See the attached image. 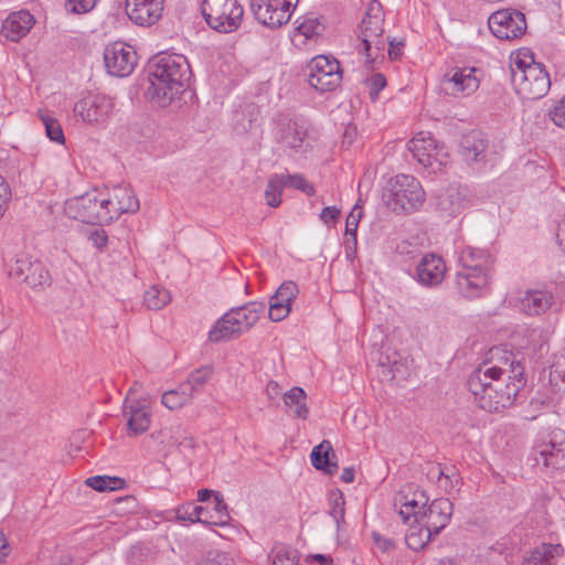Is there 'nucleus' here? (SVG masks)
I'll return each instance as SVG.
<instances>
[{
  "mask_svg": "<svg viewBox=\"0 0 565 565\" xmlns=\"http://www.w3.org/2000/svg\"><path fill=\"white\" fill-rule=\"evenodd\" d=\"M504 367L482 363L468 377V390L477 406L486 412L495 413L512 406L524 387L526 379L509 382L502 379Z\"/></svg>",
  "mask_w": 565,
  "mask_h": 565,
  "instance_id": "f257e3e1",
  "label": "nucleus"
},
{
  "mask_svg": "<svg viewBox=\"0 0 565 565\" xmlns=\"http://www.w3.org/2000/svg\"><path fill=\"white\" fill-rule=\"evenodd\" d=\"M191 77V68L182 54L160 53L149 62L148 95L166 107L180 95Z\"/></svg>",
  "mask_w": 565,
  "mask_h": 565,
  "instance_id": "f03ea898",
  "label": "nucleus"
},
{
  "mask_svg": "<svg viewBox=\"0 0 565 565\" xmlns=\"http://www.w3.org/2000/svg\"><path fill=\"white\" fill-rule=\"evenodd\" d=\"M265 310L266 305L263 301H249L232 308L215 322L209 332V340L220 342L247 332L257 323Z\"/></svg>",
  "mask_w": 565,
  "mask_h": 565,
  "instance_id": "7ed1b4c3",
  "label": "nucleus"
},
{
  "mask_svg": "<svg viewBox=\"0 0 565 565\" xmlns=\"http://www.w3.org/2000/svg\"><path fill=\"white\" fill-rule=\"evenodd\" d=\"M426 193L420 182L409 174L391 178L383 191L385 205L396 214H409L417 211L425 202Z\"/></svg>",
  "mask_w": 565,
  "mask_h": 565,
  "instance_id": "20e7f679",
  "label": "nucleus"
},
{
  "mask_svg": "<svg viewBox=\"0 0 565 565\" xmlns=\"http://www.w3.org/2000/svg\"><path fill=\"white\" fill-rule=\"evenodd\" d=\"M511 81L527 98L539 99L546 95L551 79L545 66L533 60V54L516 57L511 65Z\"/></svg>",
  "mask_w": 565,
  "mask_h": 565,
  "instance_id": "39448f33",
  "label": "nucleus"
},
{
  "mask_svg": "<svg viewBox=\"0 0 565 565\" xmlns=\"http://www.w3.org/2000/svg\"><path fill=\"white\" fill-rule=\"evenodd\" d=\"M109 204H114L113 199L104 198L93 190L68 199L65 202V212L70 217L87 224L110 223L116 220V215H113Z\"/></svg>",
  "mask_w": 565,
  "mask_h": 565,
  "instance_id": "423d86ee",
  "label": "nucleus"
},
{
  "mask_svg": "<svg viewBox=\"0 0 565 565\" xmlns=\"http://www.w3.org/2000/svg\"><path fill=\"white\" fill-rule=\"evenodd\" d=\"M201 11L207 25L222 33L235 31L244 14L237 0H203Z\"/></svg>",
  "mask_w": 565,
  "mask_h": 565,
  "instance_id": "0eeeda50",
  "label": "nucleus"
},
{
  "mask_svg": "<svg viewBox=\"0 0 565 565\" xmlns=\"http://www.w3.org/2000/svg\"><path fill=\"white\" fill-rule=\"evenodd\" d=\"M273 124L276 141L292 150H300L309 138L311 124L301 115L279 113Z\"/></svg>",
  "mask_w": 565,
  "mask_h": 565,
  "instance_id": "6e6552de",
  "label": "nucleus"
},
{
  "mask_svg": "<svg viewBox=\"0 0 565 565\" xmlns=\"http://www.w3.org/2000/svg\"><path fill=\"white\" fill-rule=\"evenodd\" d=\"M308 84L319 93L335 89L342 81V70L335 58L318 55L308 65Z\"/></svg>",
  "mask_w": 565,
  "mask_h": 565,
  "instance_id": "1a4fd4ad",
  "label": "nucleus"
},
{
  "mask_svg": "<svg viewBox=\"0 0 565 565\" xmlns=\"http://www.w3.org/2000/svg\"><path fill=\"white\" fill-rule=\"evenodd\" d=\"M299 0H249V10L255 19L269 29L289 22L292 8Z\"/></svg>",
  "mask_w": 565,
  "mask_h": 565,
  "instance_id": "9d476101",
  "label": "nucleus"
},
{
  "mask_svg": "<svg viewBox=\"0 0 565 565\" xmlns=\"http://www.w3.org/2000/svg\"><path fill=\"white\" fill-rule=\"evenodd\" d=\"M488 24L492 34L500 40L519 39L526 31L524 13L512 8L493 12L488 19Z\"/></svg>",
  "mask_w": 565,
  "mask_h": 565,
  "instance_id": "9b49d317",
  "label": "nucleus"
},
{
  "mask_svg": "<svg viewBox=\"0 0 565 565\" xmlns=\"http://www.w3.org/2000/svg\"><path fill=\"white\" fill-rule=\"evenodd\" d=\"M111 97L103 94H87L74 105V114L84 122L94 125L105 122L114 110Z\"/></svg>",
  "mask_w": 565,
  "mask_h": 565,
  "instance_id": "f8f14e48",
  "label": "nucleus"
},
{
  "mask_svg": "<svg viewBox=\"0 0 565 565\" xmlns=\"http://www.w3.org/2000/svg\"><path fill=\"white\" fill-rule=\"evenodd\" d=\"M104 62L110 75L125 77L131 74L137 65V53L124 42H114L105 47Z\"/></svg>",
  "mask_w": 565,
  "mask_h": 565,
  "instance_id": "ddd939ff",
  "label": "nucleus"
},
{
  "mask_svg": "<svg viewBox=\"0 0 565 565\" xmlns=\"http://www.w3.org/2000/svg\"><path fill=\"white\" fill-rule=\"evenodd\" d=\"M384 13L382 12L381 4L377 3L376 6L372 4L360 25V36H361V44L359 46V52L361 54H365L366 56V65L370 68L374 67V64L376 62V57H372L371 54V41L373 36L383 35L384 33Z\"/></svg>",
  "mask_w": 565,
  "mask_h": 565,
  "instance_id": "4468645a",
  "label": "nucleus"
},
{
  "mask_svg": "<svg viewBox=\"0 0 565 565\" xmlns=\"http://www.w3.org/2000/svg\"><path fill=\"white\" fill-rule=\"evenodd\" d=\"M452 514V503L449 499L439 498L424 509L423 512L415 514V523H423L429 527L433 533L438 535L448 524Z\"/></svg>",
  "mask_w": 565,
  "mask_h": 565,
  "instance_id": "2eb2a0df",
  "label": "nucleus"
},
{
  "mask_svg": "<svg viewBox=\"0 0 565 565\" xmlns=\"http://www.w3.org/2000/svg\"><path fill=\"white\" fill-rule=\"evenodd\" d=\"M480 72L476 67H455L444 75V89L451 95L462 93L470 95L475 93L480 85L477 73Z\"/></svg>",
  "mask_w": 565,
  "mask_h": 565,
  "instance_id": "dca6fc26",
  "label": "nucleus"
},
{
  "mask_svg": "<svg viewBox=\"0 0 565 565\" xmlns=\"http://www.w3.org/2000/svg\"><path fill=\"white\" fill-rule=\"evenodd\" d=\"M490 279V274L459 269L455 278L456 289L468 300L477 299L489 292Z\"/></svg>",
  "mask_w": 565,
  "mask_h": 565,
  "instance_id": "f3484780",
  "label": "nucleus"
},
{
  "mask_svg": "<svg viewBox=\"0 0 565 565\" xmlns=\"http://www.w3.org/2000/svg\"><path fill=\"white\" fill-rule=\"evenodd\" d=\"M164 0H126V13L140 26L154 24L162 15Z\"/></svg>",
  "mask_w": 565,
  "mask_h": 565,
  "instance_id": "a211bd4d",
  "label": "nucleus"
},
{
  "mask_svg": "<svg viewBox=\"0 0 565 565\" xmlns=\"http://www.w3.org/2000/svg\"><path fill=\"white\" fill-rule=\"evenodd\" d=\"M446 264L436 254H426L416 266L415 279L424 287H436L445 278Z\"/></svg>",
  "mask_w": 565,
  "mask_h": 565,
  "instance_id": "6ab92c4d",
  "label": "nucleus"
},
{
  "mask_svg": "<svg viewBox=\"0 0 565 565\" xmlns=\"http://www.w3.org/2000/svg\"><path fill=\"white\" fill-rule=\"evenodd\" d=\"M11 274L22 278L32 288L50 282V274L44 265L39 260L32 262L24 254L18 256L14 266L11 268Z\"/></svg>",
  "mask_w": 565,
  "mask_h": 565,
  "instance_id": "aec40b11",
  "label": "nucleus"
},
{
  "mask_svg": "<svg viewBox=\"0 0 565 565\" xmlns=\"http://www.w3.org/2000/svg\"><path fill=\"white\" fill-rule=\"evenodd\" d=\"M407 148L413 153V157L425 168L435 170V163H438V166L443 163L438 158L439 149L437 141L430 135L426 136L425 132L417 134L407 142Z\"/></svg>",
  "mask_w": 565,
  "mask_h": 565,
  "instance_id": "412c9836",
  "label": "nucleus"
},
{
  "mask_svg": "<svg viewBox=\"0 0 565 565\" xmlns=\"http://www.w3.org/2000/svg\"><path fill=\"white\" fill-rule=\"evenodd\" d=\"M488 148L489 139L481 130L472 129L461 137L460 151L468 162L484 161Z\"/></svg>",
  "mask_w": 565,
  "mask_h": 565,
  "instance_id": "4be33fe9",
  "label": "nucleus"
},
{
  "mask_svg": "<svg viewBox=\"0 0 565 565\" xmlns=\"http://www.w3.org/2000/svg\"><path fill=\"white\" fill-rule=\"evenodd\" d=\"M468 206L466 189L449 186L436 196V207L443 216L454 217Z\"/></svg>",
  "mask_w": 565,
  "mask_h": 565,
  "instance_id": "5701e85b",
  "label": "nucleus"
},
{
  "mask_svg": "<svg viewBox=\"0 0 565 565\" xmlns=\"http://www.w3.org/2000/svg\"><path fill=\"white\" fill-rule=\"evenodd\" d=\"M34 23L35 19L28 10L12 12L3 21L1 34L12 42H18L30 32Z\"/></svg>",
  "mask_w": 565,
  "mask_h": 565,
  "instance_id": "b1692460",
  "label": "nucleus"
},
{
  "mask_svg": "<svg viewBox=\"0 0 565 565\" xmlns=\"http://www.w3.org/2000/svg\"><path fill=\"white\" fill-rule=\"evenodd\" d=\"M458 263L460 269L491 274L494 259L492 255L484 249L467 246L460 250Z\"/></svg>",
  "mask_w": 565,
  "mask_h": 565,
  "instance_id": "393cba45",
  "label": "nucleus"
},
{
  "mask_svg": "<svg viewBox=\"0 0 565 565\" xmlns=\"http://www.w3.org/2000/svg\"><path fill=\"white\" fill-rule=\"evenodd\" d=\"M489 353L490 359L484 363H489L491 366L504 367L505 371L502 373V379L509 382L525 379L524 365L521 361L515 360L513 352L501 348H492Z\"/></svg>",
  "mask_w": 565,
  "mask_h": 565,
  "instance_id": "a878e982",
  "label": "nucleus"
},
{
  "mask_svg": "<svg viewBox=\"0 0 565 565\" xmlns=\"http://www.w3.org/2000/svg\"><path fill=\"white\" fill-rule=\"evenodd\" d=\"M554 296L545 289H529L520 298V309L527 316H540L552 306Z\"/></svg>",
  "mask_w": 565,
  "mask_h": 565,
  "instance_id": "bb28decb",
  "label": "nucleus"
},
{
  "mask_svg": "<svg viewBox=\"0 0 565 565\" xmlns=\"http://www.w3.org/2000/svg\"><path fill=\"white\" fill-rule=\"evenodd\" d=\"M124 416L128 418V435L137 436L148 430L150 425L151 413L145 405L139 402L128 403L126 398L124 403Z\"/></svg>",
  "mask_w": 565,
  "mask_h": 565,
  "instance_id": "cd10ccee",
  "label": "nucleus"
},
{
  "mask_svg": "<svg viewBox=\"0 0 565 565\" xmlns=\"http://www.w3.org/2000/svg\"><path fill=\"white\" fill-rule=\"evenodd\" d=\"M107 198L114 200V204H109V209L113 211V215H116V220L121 214L136 213L140 207L139 200L134 190L126 185L115 186L113 195Z\"/></svg>",
  "mask_w": 565,
  "mask_h": 565,
  "instance_id": "c85d7f7f",
  "label": "nucleus"
},
{
  "mask_svg": "<svg viewBox=\"0 0 565 565\" xmlns=\"http://www.w3.org/2000/svg\"><path fill=\"white\" fill-rule=\"evenodd\" d=\"M564 551L561 544L542 543L523 556L522 565H554Z\"/></svg>",
  "mask_w": 565,
  "mask_h": 565,
  "instance_id": "c756f323",
  "label": "nucleus"
},
{
  "mask_svg": "<svg viewBox=\"0 0 565 565\" xmlns=\"http://www.w3.org/2000/svg\"><path fill=\"white\" fill-rule=\"evenodd\" d=\"M330 455H332V457L335 456L331 443L329 440H322L319 445L313 447L310 454V460L317 470L332 476L337 472L338 465L331 461Z\"/></svg>",
  "mask_w": 565,
  "mask_h": 565,
  "instance_id": "7c9ffc66",
  "label": "nucleus"
},
{
  "mask_svg": "<svg viewBox=\"0 0 565 565\" xmlns=\"http://www.w3.org/2000/svg\"><path fill=\"white\" fill-rule=\"evenodd\" d=\"M282 398L286 407L290 409L294 417L301 419L308 417L309 409L306 405L307 394L303 388L294 386L284 394Z\"/></svg>",
  "mask_w": 565,
  "mask_h": 565,
  "instance_id": "2f4dec72",
  "label": "nucleus"
},
{
  "mask_svg": "<svg viewBox=\"0 0 565 565\" xmlns=\"http://www.w3.org/2000/svg\"><path fill=\"white\" fill-rule=\"evenodd\" d=\"M414 484L407 486L405 489L399 491L394 501L395 507L399 505V515L402 516L404 523H407L411 518L415 520V514L417 512H423V510L418 507V501L412 497V489Z\"/></svg>",
  "mask_w": 565,
  "mask_h": 565,
  "instance_id": "473e14b6",
  "label": "nucleus"
},
{
  "mask_svg": "<svg viewBox=\"0 0 565 565\" xmlns=\"http://www.w3.org/2000/svg\"><path fill=\"white\" fill-rule=\"evenodd\" d=\"M214 374V367L210 364L200 366L192 371L186 381L182 383L183 390L188 391L193 396L200 393L204 385L212 379Z\"/></svg>",
  "mask_w": 565,
  "mask_h": 565,
  "instance_id": "72a5a7b5",
  "label": "nucleus"
},
{
  "mask_svg": "<svg viewBox=\"0 0 565 565\" xmlns=\"http://www.w3.org/2000/svg\"><path fill=\"white\" fill-rule=\"evenodd\" d=\"M435 535L436 534L423 523H415L408 527L405 534V543L411 550L420 551Z\"/></svg>",
  "mask_w": 565,
  "mask_h": 565,
  "instance_id": "f704fd0d",
  "label": "nucleus"
},
{
  "mask_svg": "<svg viewBox=\"0 0 565 565\" xmlns=\"http://www.w3.org/2000/svg\"><path fill=\"white\" fill-rule=\"evenodd\" d=\"M85 484L98 492H105L122 489L126 484V481L119 477H110L104 475L87 478L85 480Z\"/></svg>",
  "mask_w": 565,
  "mask_h": 565,
  "instance_id": "c9c22d12",
  "label": "nucleus"
},
{
  "mask_svg": "<svg viewBox=\"0 0 565 565\" xmlns=\"http://www.w3.org/2000/svg\"><path fill=\"white\" fill-rule=\"evenodd\" d=\"M171 300V295L166 288L151 286L143 295V303L149 310H160Z\"/></svg>",
  "mask_w": 565,
  "mask_h": 565,
  "instance_id": "e433bc0d",
  "label": "nucleus"
},
{
  "mask_svg": "<svg viewBox=\"0 0 565 565\" xmlns=\"http://www.w3.org/2000/svg\"><path fill=\"white\" fill-rule=\"evenodd\" d=\"M192 399L190 393L183 390L182 383L175 390L163 393L161 403L169 409H178Z\"/></svg>",
  "mask_w": 565,
  "mask_h": 565,
  "instance_id": "4c0bfd02",
  "label": "nucleus"
},
{
  "mask_svg": "<svg viewBox=\"0 0 565 565\" xmlns=\"http://www.w3.org/2000/svg\"><path fill=\"white\" fill-rule=\"evenodd\" d=\"M206 512V509L201 505H195L192 502L182 504L177 509V518L181 521H190L192 523L200 522L209 524L210 519L202 518V514Z\"/></svg>",
  "mask_w": 565,
  "mask_h": 565,
  "instance_id": "58836bf2",
  "label": "nucleus"
},
{
  "mask_svg": "<svg viewBox=\"0 0 565 565\" xmlns=\"http://www.w3.org/2000/svg\"><path fill=\"white\" fill-rule=\"evenodd\" d=\"M550 382L559 390H565V348L554 356L550 366Z\"/></svg>",
  "mask_w": 565,
  "mask_h": 565,
  "instance_id": "ea45409f",
  "label": "nucleus"
},
{
  "mask_svg": "<svg viewBox=\"0 0 565 565\" xmlns=\"http://www.w3.org/2000/svg\"><path fill=\"white\" fill-rule=\"evenodd\" d=\"M540 455L543 457L545 466L558 468L565 462V451L562 444L556 445L551 441L542 448Z\"/></svg>",
  "mask_w": 565,
  "mask_h": 565,
  "instance_id": "a19ab883",
  "label": "nucleus"
},
{
  "mask_svg": "<svg viewBox=\"0 0 565 565\" xmlns=\"http://www.w3.org/2000/svg\"><path fill=\"white\" fill-rule=\"evenodd\" d=\"M285 188L282 177L280 174H274L267 183L265 198L266 202L271 207H277L281 203V193Z\"/></svg>",
  "mask_w": 565,
  "mask_h": 565,
  "instance_id": "79ce46f5",
  "label": "nucleus"
},
{
  "mask_svg": "<svg viewBox=\"0 0 565 565\" xmlns=\"http://www.w3.org/2000/svg\"><path fill=\"white\" fill-rule=\"evenodd\" d=\"M296 556L297 551L284 544L275 545L269 554L273 565H298Z\"/></svg>",
  "mask_w": 565,
  "mask_h": 565,
  "instance_id": "37998d69",
  "label": "nucleus"
},
{
  "mask_svg": "<svg viewBox=\"0 0 565 565\" xmlns=\"http://www.w3.org/2000/svg\"><path fill=\"white\" fill-rule=\"evenodd\" d=\"M40 117L45 127L47 138L56 143H64L65 136L60 122L47 113L41 114Z\"/></svg>",
  "mask_w": 565,
  "mask_h": 565,
  "instance_id": "c03bdc74",
  "label": "nucleus"
},
{
  "mask_svg": "<svg viewBox=\"0 0 565 565\" xmlns=\"http://www.w3.org/2000/svg\"><path fill=\"white\" fill-rule=\"evenodd\" d=\"M280 175L282 177L285 188L297 189V190L303 192L305 194H307L308 196L315 195L316 189H315L313 184L309 183L302 174L296 173V174H287V175L280 174Z\"/></svg>",
  "mask_w": 565,
  "mask_h": 565,
  "instance_id": "a18cd8bd",
  "label": "nucleus"
},
{
  "mask_svg": "<svg viewBox=\"0 0 565 565\" xmlns=\"http://www.w3.org/2000/svg\"><path fill=\"white\" fill-rule=\"evenodd\" d=\"M298 294V285L291 280H287L279 286L271 298L291 307V302L296 299Z\"/></svg>",
  "mask_w": 565,
  "mask_h": 565,
  "instance_id": "49530a36",
  "label": "nucleus"
},
{
  "mask_svg": "<svg viewBox=\"0 0 565 565\" xmlns=\"http://www.w3.org/2000/svg\"><path fill=\"white\" fill-rule=\"evenodd\" d=\"M256 118L250 113L235 111L233 115V129L238 135L250 131L255 126Z\"/></svg>",
  "mask_w": 565,
  "mask_h": 565,
  "instance_id": "de8ad7c7",
  "label": "nucleus"
},
{
  "mask_svg": "<svg viewBox=\"0 0 565 565\" xmlns=\"http://www.w3.org/2000/svg\"><path fill=\"white\" fill-rule=\"evenodd\" d=\"M214 511L217 515L216 520H210L209 524L213 525H225L228 523L230 514L227 511V504L224 502L223 495L220 492L214 494Z\"/></svg>",
  "mask_w": 565,
  "mask_h": 565,
  "instance_id": "09e8293b",
  "label": "nucleus"
},
{
  "mask_svg": "<svg viewBox=\"0 0 565 565\" xmlns=\"http://www.w3.org/2000/svg\"><path fill=\"white\" fill-rule=\"evenodd\" d=\"M331 511L330 514L335 520L337 524H340L341 521L344 520V497L342 492L332 493L329 499Z\"/></svg>",
  "mask_w": 565,
  "mask_h": 565,
  "instance_id": "8fccbe9b",
  "label": "nucleus"
},
{
  "mask_svg": "<svg viewBox=\"0 0 565 565\" xmlns=\"http://www.w3.org/2000/svg\"><path fill=\"white\" fill-rule=\"evenodd\" d=\"M290 311L291 307L270 298L268 317L271 321L279 322L284 320Z\"/></svg>",
  "mask_w": 565,
  "mask_h": 565,
  "instance_id": "3c124183",
  "label": "nucleus"
},
{
  "mask_svg": "<svg viewBox=\"0 0 565 565\" xmlns=\"http://www.w3.org/2000/svg\"><path fill=\"white\" fill-rule=\"evenodd\" d=\"M297 30L300 34L306 36V39H312L313 36L320 34L322 28L317 20L307 19L297 26Z\"/></svg>",
  "mask_w": 565,
  "mask_h": 565,
  "instance_id": "603ef678",
  "label": "nucleus"
},
{
  "mask_svg": "<svg viewBox=\"0 0 565 565\" xmlns=\"http://www.w3.org/2000/svg\"><path fill=\"white\" fill-rule=\"evenodd\" d=\"M356 207L358 206L355 205L354 209L351 211V213L348 215L347 223H345V235L350 236L352 238L354 246L356 245L358 225H359L360 218L362 216L361 212L355 213Z\"/></svg>",
  "mask_w": 565,
  "mask_h": 565,
  "instance_id": "864d4df0",
  "label": "nucleus"
},
{
  "mask_svg": "<svg viewBox=\"0 0 565 565\" xmlns=\"http://www.w3.org/2000/svg\"><path fill=\"white\" fill-rule=\"evenodd\" d=\"M12 192L8 181L0 174V220L3 217L8 210V204L11 200Z\"/></svg>",
  "mask_w": 565,
  "mask_h": 565,
  "instance_id": "5fc2aeb1",
  "label": "nucleus"
},
{
  "mask_svg": "<svg viewBox=\"0 0 565 565\" xmlns=\"http://www.w3.org/2000/svg\"><path fill=\"white\" fill-rule=\"evenodd\" d=\"M96 0H67L66 9L73 13H86L94 9Z\"/></svg>",
  "mask_w": 565,
  "mask_h": 565,
  "instance_id": "6e6d98bb",
  "label": "nucleus"
},
{
  "mask_svg": "<svg viewBox=\"0 0 565 565\" xmlns=\"http://www.w3.org/2000/svg\"><path fill=\"white\" fill-rule=\"evenodd\" d=\"M369 83L371 88L370 96L374 100L379 93L386 86V78L382 73H375L371 76Z\"/></svg>",
  "mask_w": 565,
  "mask_h": 565,
  "instance_id": "4d7b16f0",
  "label": "nucleus"
},
{
  "mask_svg": "<svg viewBox=\"0 0 565 565\" xmlns=\"http://www.w3.org/2000/svg\"><path fill=\"white\" fill-rule=\"evenodd\" d=\"M550 118L556 126L565 128V97L550 111Z\"/></svg>",
  "mask_w": 565,
  "mask_h": 565,
  "instance_id": "13d9d810",
  "label": "nucleus"
},
{
  "mask_svg": "<svg viewBox=\"0 0 565 565\" xmlns=\"http://www.w3.org/2000/svg\"><path fill=\"white\" fill-rule=\"evenodd\" d=\"M375 545L383 552H390L395 548V542L392 539L385 537L377 532L372 534Z\"/></svg>",
  "mask_w": 565,
  "mask_h": 565,
  "instance_id": "bf43d9fd",
  "label": "nucleus"
},
{
  "mask_svg": "<svg viewBox=\"0 0 565 565\" xmlns=\"http://www.w3.org/2000/svg\"><path fill=\"white\" fill-rule=\"evenodd\" d=\"M340 213L337 206H327L321 211L320 218L324 224L330 225L338 221Z\"/></svg>",
  "mask_w": 565,
  "mask_h": 565,
  "instance_id": "052dcab7",
  "label": "nucleus"
},
{
  "mask_svg": "<svg viewBox=\"0 0 565 565\" xmlns=\"http://www.w3.org/2000/svg\"><path fill=\"white\" fill-rule=\"evenodd\" d=\"M385 41L383 35L373 36L371 41V54L372 57L384 58Z\"/></svg>",
  "mask_w": 565,
  "mask_h": 565,
  "instance_id": "680f3d73",
  "label": "nucleus"
},
{
  "mask_svg": "<svg viewBox=\"0 0 565 565\" xmlns=\"http://www.w3.org/2000/svg\"><path fill=\"white\" fill-rule=\"evenodd\" d=\"M89 239L97 248H103L107 245L108 236L105 230H95L90 233Z\"/></svg>",
  "mask_w": 565,
  "mask_h": 565,
  "instance_id": "e2e57ef3",
  "label": "nucleus"
},
{
  "mask_svg": "<svg viewBox=\"0 0 565 565\" xmlns=\"http://www.w3.org/2000/svg\"><path fill=\"white\" fill-rule=\"evenodd\" d=\"M388 56L391 60H397L402 55V47L404 46L403 41H396V39L388 40Z\"/></svg>",
  "mask_w": 565,
  "mask_h": 565,
  "instance_id": "0e129e2a",
  "label": "nucleus"
},
{
  "mask_svg": "<svg viewBox=\"0 0 565 565\" xmlns=\"http://www.w3.org/2000/svg\"><path fill=\"white\" fill-rule=\"evenodd\" d=\"M412 497L418 501V507L424 510L429 501L428 495L426 492L422 489H419L418 486L414 484V488L412 489Z\"/></svg>",
  "mask_w": 565,
  "mask_h": 565,
  "instance_id": "69168bd1",
  "label": "nucleus"
},
{
  "mask_svg": "<svg viewBox=\"0 0 565 565\" xmlns=\"http://www.w3.org/2000/svg\"><path fill=\"white\" fill-rule=\"evenodd\" d=\"M266 395L270 401L276 399L280 394V386L276 381H269L266 385Z\"/></svg>",
  "mask_w": 565,
  "mask_h": 565,
  "instance_id": "338daca9",
  "label": "nucleus"
},
{
  "mask_svg": "<svg viewBox=\"0 0 565 565\" xmlns=\"http://www.w3.org/2000/svg\"><path fill=\"white\" fill-rule=\"evenodd\" d=\"M556 238H557L558 246L565 253V216L558 223Z\"/></svg>",
  "mask_w": 565,
  "mask_h": 565,
  "instance_id": "774afa93",
  "label": "nucleus"
}]
</instances>
